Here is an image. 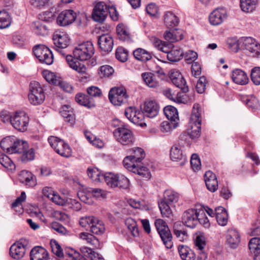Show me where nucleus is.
<instances>
[{"label": "nucleus", "instance_id": "19", "mask_svg": "<svg viewBox=\"0 0 260 260\" xmlns=\"http://www.w3.org/2000/svg\"><path fill=\"white\" fill-rule=\"evenodd\" d=\"M228 245L232 248H236L240 242L241 238L239 232L235 229H229L226 235Z\"/></svg>", "mask_w": 260, "mask_h": 260}, {"label": "nucleus", "instance_id": "16", "mask_svg": "<svg viewBox=\"0 0 260 260\" xmlns=\"http://www.w3.org/2000/svg\"><path fill=\"white\" fill-rule=\"evenodd\" d=\"M159 106L155 101L150 100L146 101L143 108V114L149 118H153L158 113Z\"/></svg>", "mask_w": 260, "mask_h": 260}, {"label": "nucleus", "instance_id": "32", "mask_svg": "<svg viewBox=\"0 0 260 260\" xmlns=\"http://www.w3.org/2000/svg\"><path fill=\"white\" fill-rule=\"evenodd\" d=\"M164 112L169 121L177 122L179 116L177 109L172 106H167L164 109Z\"/></svg>", "mask_w": 260, "mask_h": 260}, {"label": "nucleus", "instance_id": "14", "mask_svg": "<svg viewBox=\"0 0 260 260\" xmlns=\"http://www.w3.org/2000/svg\"><path fill=\"white\" fill-rule=\"evenodd\" d=\"M76 18V13L73 10H66L58 16L56 22L61 26H66L72 23Z\"/></svg>", "mask_w": 260, "mask_h": 260}, {"label": "nucleus", "instance_id": "57", "mask_svg": "<svg viewBox=\"0 0 260 260\" xmlns=\"http://www.w3.org/2000/svg\"><path fill=\"white\" fill-rule=\"evenodd\" d=\"M116 179V182H117V187L123 189H126L128 187L129 185V180L124 175L118 174Z\"/></svg>", "mask_w": 260, "mask_h": 260}, {"label": "nucleus", "instance_id": "24", "mask_svg": "<svg viewBox=\"0 0 260 260\" xmlns=\"http://www.w3.org/2000/svg\"><path fill=\"white\" fill-rule=\"evenodd\" d=\"M30 260H48V253L45 248L36 246L30 251Z\"/></svg>", "mask_w": 260, "mask_h": 260}, {"label": "nucleus", "instance_id": "56", "mask_svg": "<svg viewBox=\"0 0 260 260\" xmlns=\"http://www.w3.org/2000/svg\"><path fill=\"white\" fill-rule=\"evenodd\" d=\"M226 45L229 49L234 52H237L240 48V43L236 38H231L226 40Z\"/></svg>", "mask_w": 260, "mask_h": 260}, {"label": "nucleus", "instance_id": "42", "mask_svg": "<svg viewBox=\"0 0 260 260\" xmlns=\"http://www.w3.org/2000/svg\"><path fill=\"white\" fill-rule=\"evenodd\" d=\"M117 175L118 174H114L111 172L106 173L102 176V181H104L108 186L111 187H117Z\"/></svg>", "mask_w": 260, "mask_h": 260}, {"label": "nucleus", "instance_id": "5", "mask_svg": "<svg viewBox=\"0 0 260 260\" xmlns=\"http://www.w3.org/2000/svg\"><path fill=\"white\" fill-rule=\"evenodd\" d=\"M28 100L33 105H41L45 100V95L40 84L36 81L31 82L29 85Z\"/></svg>", "mask_w": 260, "mask_h": 260}, {"label": "nucleus", "instance_id": "55", "mask_svg": "<svg viewBox=\"0 0 260 260\" xmlns=\"http://www.w3.org/2000/svg\"><path fill=\"white\" fill-rule=\"evenodd\" d=\"M249 249L251 253L260 251V239L253 238L248 243Z\"/></svg>", "mask_w": 260, "mask_h": 260}, {"label": "nucleus", "instance_id": "44", "mask_svg": "<svg viewBox=\"0 0 260 260\" xmlns=\"http://www.w3.org/2000/svg\"><path fill=\"white\" fill-rule=\"evenodd\" d=\"M132 155H129L133 160L136 161V164L140 163L142 159L144 158L145 153L144 150L140 147H135L130 150Z\"/></svg>", "mask_w": 260, "mask_h": 260}, {"label": "nucleus", "instance_id": "20", "mask_svg": "<svg viewBox=\"0 0 260 260\" xmlns=\"http://www.w3.org/2000/svg\"><path fill=\"white\" fill-rule=\"evenodd\" d=\"M98 43L100 49L105 52L111 51L113 47V39L110 35L107 34H104L100 36Z\"/></svg>", "mask_w": 260, "mask_h": 260}, {"label": "nucleus", "instance_id": "2", "mask_svg": "<svg viewBox=\"0 0 260 260\" xmlns=\"http://www.w3.org/2000/svg\"><path fill=\"white\" fill-rule=\"evenodd\" d=\"M0 145L4 151L10 154H21L28 147L26 142L17 139L14 136L4 138L1 141Z\"/></svg>", "mask_w": 260, "mask_h": 260}, {"label": "nucleus", "instance_id": "54", "mask_svg": "<svg viewBox=\"0 0 260 260\" xmlns=\"http://www.w3.org/2000/svg\"><path fill=\"white\" fill-rule=\"evenodd\" d=\"M42 74L45 80L50 84L55 85L59 82L55 74L51 71L45 70L42 72Z\"/></svg>", "mask_w": 260, "mask_h": 260}, {"label": "nucleus", "instance_id": "51", "mask_svg": "<svg viewBox=\"0 0 260 260\" xmlns=\"http://www.w3.org/2000/svg\"><path fill=\"white\" fill-rule=\"evenodd\" d=\"M87 173L88 177L93 181H102V176L104 174H101L97 168H88Z\"/></svg>", "mask_w": 260, "mask_h": 260}, {"label": "nucleus", "instance_id": "10", "mask_svg": "<svg viewBox=\"0 0 260 260\" xmlns=\"http://www.w3.org/2000/svg\"><path fill=\"white\" fill-rule=\"evenodd\" d=\"M128 95L123 87H114L110 89L109 99L114 105L120 106L127 101Z\"/></svg>", "mask_w": 260, "mask_h": 260}, {"label": "nucleus", "instance_id": "27", "mask_svg": "<svg viewBox=\"0 0 260 260\" xmlns=\"http://www.w3.org/2000/svg\"><path fill=\"white\" fill-rule=\"evenodd\" d=\"M135 58L142 62H147L152 58V53L141 48L136 49L133 51Z\"/></svg>", "mask_w": 260, "mask_h": 260}, {"label": "nucleus", "instance_id": "58", "mask_svg": "<svg viewBox=\"0 0 260 260\" xmlns=\"http://www.w3.org/2000/svg\"><path fill=\"white\" fill-rule=\"evenodd\" d=\"M251 79L255 85H260V67H256L252 69Z\"/></svg>", "mask_w": 260, "mask_h": 260}, {"label": "nucleus", "instance_id": "21", "mask_svg": "<svg viewBox=\"0 0 260 260\" xmlns=\"http://www.w3.org/2000/svg\"><path fill=\"white\" fill-rule=\"evenodd\" d=\"M19 181L29 187H34L37 184L35 176L28 171L23 170L18 175Z\"/></svg>", "mask_w": 260, "mask_h": 260}, {"label": "nucleus", "instance_id": "39", "mask_svg": "<svg viewBox=\"0 0 260 260\" xmlns=\"http://www.w3.org/2000/svg\"><path fill=\"white\" fill-rule=\"evenodd\" d=\"M242 101L248 107L252 109H257L260 107L258 100L253 95L243 96Z\"/></svg>", "mask_w": 260, "mask_h": 260}, {"label": "nucleus", "instance_id": "60", "mask_svg": "<svg viewBox=\"0 0 260 260\" xmlns=\"http://www.w3.org/2000/svg\"><path fill=\"white\" fill-rule=\"evenodd\" d=\"M56 205L60 206H65L67 200L62 198L57 193H53L47 196Z\"/></svg>", "mask_w": 260, "mask_h": 260}, {"label": "nucleus", "instance_id": "46", "mask_svg": "<svg viewBox=\"0 0 260 260\" xmlns=\"http://www.w3.org/2000/svg\"><path fill=\"white\" fill-rule=\"evenodd\" d=\"M178 199L179 194L178 193L171 190H167L165 191L164 198L162 200L171 205L177 202Z\"/></svg>", "mask_w": 260, "mask_h": 260}, {"label": "nucleus", "instance_id": "47", "mask_svg": "<svg viewBox=\"0 0 260 260\" xmlns=\"http://www.w3.org/2000/svg\"><path fill=\"white\" fill-rule=\"evenodd\" d=\"M11 23L10 16L6 11H0V28L9 27Z\"/></svg>", "mask_w": 260, "mask_h": 260}, {"label": "nucleus", "instance_id": "22", "mask_svg": "<svg viewBox=\"0 0 260 260\" xmlns=\"http://www.w3.org/2000/svg\"><path fill=\"white\" fill-rule=\"evenodd\" d=\"M204 180L207 189L214 192L218 188V181L216 175L211 171H207L204 175Z\"/></svg>", "mask_w": 260, "mask_h": 260}, {"label": "nucleus", "instance_id": "59", "mask_svg": "<svg viewBox=\"0 0 260 260\" xmlns=\"http://www.w3.org/2000/svg\"><path fill=\"white\" fill-rule=\"evenodd\" d=\"M95 217L93 216H86L82 217L80 219L79 223L80 225L87 230H89L90 225L93 223V220Z\"/></svg>", "mask_w": 260, "mask_h": 260}, {"label": "nucleus", "instance_id": "31", "mask_svg": "<svg viewBox=\"0 0 260 260\" xmlns=\"http://www.w3.org/2000/svg\"><path fill=\"white\" fill-rule=\"evenodd\" d=\"M76 101L80 105L92 108L95 106V103L91 97L82 93H78L76 95Z\"/></svg>", "mask_w": 260, "mask_h": 260}, {"label": "nucleus", "instance_id": "34", "mask_svg": "<svg viewBox=\"0 0 260 260\" xmlns=\"http://www.w3.org/2000/svg\"><path fill=\"white\" fill-rule=\"evenodd\" d=\"M55 152L64 157H69L72 155V149L69 145L63 140L60 141Z\"/></svg>", "mask_w": 260, "mask_h": 260}, {"label": "nucleus", "instance_id": "50", "mask_svg": "<svg viewBox=\"0 0 260 260\" xmlns=\"http://www.w3.org/2000/svg\"><path fill=\"white\" fill-rule=\"evenodd\" d=\"M178 125V122H172L171 121H164L160 125V130L162 133H170L173 129H175Z\"/></svg>", "mask_w": 260, "mask_h": 260}, {"label": "nucleus", "instance_id": "13", "mask_svg": "<svg viewBox=\"0 0 260 260\" xmlns=\"http://www.w3.org/2000/svg\"><path fill=\"white\" fill-rule=\"evenodd\" d=\"M244 49L248 51L251 56L254 57H260V44L255 39L247 37L242 39Z\"/></svg>", "mask_w": 260, "mask_h": 260}, {"label": "nucleus", "instance_id": "12", "mask_svg": "<svg viewBox=\"0 0 260 260\" xmlns=\"http://www.w3.org/2000/svg\"><path fill=\"white\" fill-rule=\"evenodd\" d=\"M124 114L126 118L133 123L141 126L146 125L144 121L143 114L137 111L135 107H128L125 109Z\"/></svg>", "mask_w": 260, "mask_h": 260}, {"label": "nucleus", "instance_id": "41", "mask_svg": "<svg viewBox=\"0 0 260 260\" xmlns=\"http://www.w3.org/2000/svg\"><path fill=\"white\" fill-rule=\"evenodd\" d=\"M256 4V0H240V7L243 11L246 13L252 12Z\"/></svg>", "mask_w": 260, "mask_h": 260}, {"label": "nucleus", "instance_id": "62", "mask_svg": "<svg viewBox=\"0 0 260 260\" xmlns=\"http://www.w3.org/2000/svg\"><path fill=\"white\" fill-rule=\"evenodd\" d=\"M80 238L86 240L88 243L91 245H95L98 243V240L92 235L87 233H81L80 234Z\"/></svg>", "mask_w": 260, "mask_h": 260}, {"label": "nucleus", "instance_id": "53", "mask_svg": "<svg viewBox=\"0 0 260 260\" xmlns=\"http://www.w3.org/2000/svg\"><path fill=\"white\" fill-rule=\"evenodd\" d=\"M48 49L49 48L45 45H37L34 47L33 52L35 56L40 60V59L43 58Z\"/></svg>", "mask_w": 260, "mask_h": 260}, {"label": "nucleus", "instance_id": "17", "mask_svg": "<svg viewBox=\"0 0 260 260\" xmlns=\"http://www.w3.org/2000/svg\"><path fill=\"white\" fill-rule=\"evenodd\" d=\"M170 78L174 85L181 89L184 93L188 90V86L186 85V82L181 74L176 70L171 71Z\"/></svg>", "mask_w": 260, "mask_h": 260}, {"label": "nucleus", "instance_id": "1", "mask_svg": "<svg viewBox=\"0 0 260 260\" xmlns=\"http://www.w3.org/2000/svg\"><path fill=\"white\" fill-rule=\"evenodd\" d=\"M94 54V47L90 41L83 42L77 46L74 51V57L70 55H66V60L70 68L78 73L86 74V68L79 60L84 61L90 59Z\"/></svg>", "mask_w": 260, "mask_h": 260}, {"label": "nucleus", "instance_id": "43", "mask_svg": "<svg viewBox=\"0 0 260 260\" xmlns=\"http://www.w3.org/2000/svg\"><path fill=\"white\" fill-rule=\"evenodd\" d=\"M80 250L82 253L85 256L88 257L90 260H105L102 255L95 252L91 248L82 247Z\"/></svg>", "mask_w": 260, "mask_h": 260}, {"label": "nucleus", "instance_id": "29", "mask_svg": "<svg viewBox=\"0 0 260 260\" xmlns=\"http://www.w3.org/2000/svg\"><path fill=\"white\" fill-rule=\"evenodd\" d=\"M178 252L182 260H195L194 252L187 246H179Z\"/></svg>", "mask_w": 260, "mask_h": 260}, {"label": "nucleus", "instance_id": "37", "mask_svg": "<svg viewBox=\"0 0 260 260\" xmlns=\"http://www.w3.org/2000/svg\"><path fill=\"white\" fill-rule=\"evenodd\" d=\"M105 228L102 221L95 218L93 223L90 225L89 231L93 234L101 235L105 232Z\"/></svg>", "mask_w": 260, "mask_h": 260}, {"label": "nucleus", "instance_id": "23", "mask_svg": "<svg viewBox=\"0 0 260 260\" xmlns=\"http://www.w3.org/2000/svg\"><path fill=\"white\" fill-rule=\"evenodd\" d=\"M206 244L205 238L203 235L200 234L197 236L195 245L199 250L198 260H206L207 259V254L204 250Z\"/></svg>", "mask_w": 260, "mask_h": 260}, {"label": "nucleus", "instance_id": "49", "mask_svg": "<svg viewBox=\"0 0 260 260\" xmlns=\"http://www.w3.org/2000/svg\"><path fill=\"white\" fill-rule=\"evenodd\" d=\"M170 204L161 200L158 203V206L161 214L164 217L169 218L172 214V210L170 207Z\"/></svg>", "mask_w": 260, "mask_h": 260}, {"label": "nucleus", "instance_id": "6", "mask_svg": "<svg viewBox=\"0 0 260 260\" xmlns=\"http://www.w3.org/2000/svg\"><path fill=\"white\" fill-rule=\"evenodd\" d=\"M112 11L116 12V8L114 6L110 7L103 2H100L93 8L92 17L95 21L103 22Z\"/></svg>", "mask_w": 260, "mask_h": 260}, {"label": "nucleus", "instance_id": "40", "mask_svg": "<svg viewBox=\"0 0 260 260\" xmlns=\"http://www.w3.org/2000/svg\"><path fill=\"white\" fill-rule=\"evenodd\" d=\"M116 32L119 40L125 41L129 40L130 34L128 29L123 24H119L116 27Z\"/></svg>", "mask_w": 260, "mask_h": 260}, {"label": "nucleus", "instance_id": "9", "mask_svg": "<svg viewBox=\"0 0 260 260\" xmlns=\"http://www.w3.org/2000/svg\"><path fill=\"white\" fill-rule=\"evenodd\" d=\"M53 40L56 50L62 56L66 57L67 55L63 49L66 48L69 45L70 39L68 35L64 31L57 30L53 34Z\"/></svg>", "mask_w": 260, "mask_h": 260}, {"label": "nucleus", "instance_id": "61", "mask_svg": "<svg viewBox=\"0 0 260 260\" xmlns=\"http://www.w3.org/2000/svg\"><path fill=\"white\" fill-rule=\"evenodd\" d=\"M173 233L178 239L180 241H184L187 238V234L186 231L182 229H178L174 226Z\"/></svg>", "mask_w": 260, "mask_h": 260}, {"label": "nucleus", "instance_id": "26", "mask_svg": "<svg viewBox=\"0 0 260 260\" xmlns=\"http://www.w3.org/2000/svg\"><path fill=\"white\" fill-rule=\"evenodd\" d=\"M217 222L221 226L225 225L228 221V215L225 209L221 206L215 209Z\"/></svg>", "mask_w": 260, "mask_h": 260}, {"label": "nucleus", "instance_id": "30", "mask_svg": "<svg viewBox=\"0 0 260 260\" xmlns=\"http://www.w3.org/2000/svg\"><path fill=\"white\" fill-rule=\"evenodd\" d=\"M143 81L145 84L151 88H155L159 85L156 76L151 73H143L141 75Z\"/></svg>", "mask_w": 260, "mask_h": 260}, {"label": "nucleus", "instance_id": "35", "mask_svg": "<svg viewBox=\"0 0 260 260\" xmlns=\"http://www.w3.org/2000/svg\"><path fill=\"white\" fill-rule=\"evenodd\" d=\"M164 22L168 27L173 28L178 24L179 19L172 12H167L164 15Z\"/></svg>", "mask_w": 260, "mask_h": 260}, {"label": "nucleus", "instance_id": "8", "mask_svg": "<svg viewBox=\"0 0 260 260\" xmlns=\"http://www.w3.org/2000/svg\"><path fill=\"white\" fill-rule=\"evenodd\" d=\"M113 135L116 141L122 145L130 146L134 143V138L132 132L124 126L115 129Z\"/></svg>", "mask_w": 260, "mask_h": 260}, {"label": "nucleus", "instance_id": "64", "mask_svg": "<svg viewBox=\"0 0 260 260\" xmlns=\"http://www.w3.org/2000/svg\"><path fill=\"white\" fill-rule=\"evenodd\" d=\"M36 33L39 35L45 36L47 34V27L40 21L35 23Z\"/></svg>", "mask_w": 260, "mask_h": 260}, {"label": "nucleus", "instance_id": "52", "mask_svg": "<svg viewBox=\"0 0 260 260\" xmlns=\"http://www.w3.org/2000/svg\"><path fill=\"white\" fill-rule=\"evenodd\" d=\"M127 228L134 237L139 235V231L136 221L132 218H128L125 221Z\"/></svg>", "mask_w": 260, "mask_h": 260}, {"label": "nucleus", "instance_id": "18", "mask_svg": "<svg viewBox=\"0 0 260 260\" xmlns=\"http://www.w3.org/2000/svg\"><path fill=\"white\" fill-rule=\"evenodd\" d=\"M226 18V14L223 9H216L210 14L209 20L213 25H218Z\"/></svg>", "mask_w": 260, "mask_h": 260}, {"label": "nucleus", "instance_id": "48", "mask_svg": "<svg viewBox=\"0 0 260 260\" xmlns=\"http://www.w3.org/2000/svg\"><path fill=\"white\" fill-rule=\"evenodd\" d=\"M0 164L8 170L13 171L15 169V165L6 155L0 154Z\"/></svg>", "mask_w": 260, "mask_h": 260}, {"label": "nucleus", "instance_id": "28", "mask_svg": "<svg viewBox=\"0 0 260 260\" xmlns=\"http://www.w3.org/2000/svg\"><path fill=\"white\" fill-rule=\"evenodd\" d=\"M170 157L172 160L178 161L182 160L183 162L186 161V157L183 154L181 147L178 145H174L170 150Z\"/></svg>", "mask_w": 260, "mask_h": 260}, {"label": "nucleus", "instance_id": "36", "mask_svg": "<svg viewBox=\"0 0 260 260\" xmlns=\"http://www.w3.org/2000/svg\"><path fill=\"white\" fill-rule=\"evenodd\" d=\"M133 172L144 179H148L151 177L149 169L147 167L142 166L140 163H137L136 166L133 167Z\"/></svg>", "mask_w": 260, "mask_h": 260}, {"label": "nucleus", "instance_id": "3", "mask_svg": "<svg viewBox=\"0 0 260 260\" xmlns=\"http://www.w3.org/2000/svg\"><path fill=\"white\" fill-rule=\"evenodd\" d=\"M201 109L199 104H194L190 117V128L188 134L192 138L199 137L201 135Z\"/></svg>", "mask_w": 260, "mask_h": 260}, {"label": "nucleus", "instance_id": "4", "mask_svg": "<svg viewBox=\"0 0 260 260\" xmlns=\"http://www.w3.org/2000/svg\"><path fill=\"white\" fill-rule=\"evenodd\" d=\"M155 226L156 230L167 249H170L173 246L172 236L171 231L166 222L161 219L155 220Z\"/></svg>", "mask_w": 260, "mask_h": 260}, {"label": "nucleus", "instance_id": "15", "mask_svg": "<svg viewBox=\"0 0 260 260\" xmlns=\"http://www.w3.org/2000/svg\"><path fill=\"white\" fill-rule=\"evenodd\" d=\"M26 244L21 240L14 243L10 248V255L15 259L22 258L26 251Z\"/></svg>", "mask_w": 260, "mask_h": 260}, {"label": "nucleus", "instance_id": "38", "mask_svg": "<svg viewBox=\"0 0 260 260\" xmlns=\"http://www.w3.org/2000/svg\"><path fill=\"white\" fill-rule=\"evenodd\" d=\"M60 113L67 122L71 124H73L74 122L75 117L70 106L63 105L61 108Z\"/></svg>", "mask_w": 260, "mask_h": 260}, {"label": "nucleus", "instance_id": "33", "mask_svg": "<svg viewBox=\"0 0 260 260\" xmlns=\"http://www.w3.org/2000/svg\"><path fill=\"white\" fill-rule=\"evenodd\" d=\"M183 56V51L181 48L173 47L167 55L168 59L172 62H176L181 59Z\"/></svg>", "mask_w": 260, "mask_h": 260}, {"label": "nucleus", "instance_id": "25", "mask_svg": "<svg viewBox=\"0 0 260 260\" xmlns=\"http://www.w3.org/2000/svg\"><path fill=\"white\" fill-rule=\"evenodd\" d=\"M234 82L237 84L245 85L248 82V78L245 72L240 69L234 70L232 74Z\"/></svg>", "mask_w": 260, "mask_h": 260}, {"label": "nucleus", "instance_id": "63", "mask_svg": "<svg viewBox=\"0 0 260 260\" xmlns=\"http://www.w3.org/2000/svg\"><path fill=\"white\" fill-rule=\"evenodd\" d=\"M65 206L73 209L75 211H79L82 208V205L79 202L72 199H69L67 200Z\"/></svg>", "mask_w": 260, "mask_h": 260}, {"label": "nucleus", "instance_id": "45", "mask_svg": "<svg viewBox=\"0 0 260 260\" xmlns=\"http://www.w3.org/2000/svg\"><path fill=\"white\" fill-rule=\"evenodd\" d=\"M64 257H69L70 260H85V258L78 252L70 247H66L63 250Z\"/></svg>", "mask_w": 260, "mask_h": 260}, {"label": "nucleus", "instance_id": "7", "mask_svg": "<svg viewBox=\"0 0 260 260\" xmlns=\"http://www.w3.org/2000/svg\"><path fill=\"white\" fill-rule=\"evenodd\" d=\"M29 118L24 111H17L13 114L11 117V125L20 132L26 131L29 124Z\"/></svg>", "mask_w": 260, "mask_h": 260}, {"label": "nucleus", "instance_id": "11", "mask_svg": "<svg viewBox=\"0 0 260 260\" xmlns=\"http://www.w3.org/2000/svg\"><path fill=\"white\" fill-rule=\"evenodd\" d=\"M199 209H189L185 211L182 216V222L187 226L194 228L199 222Z\"/></svg>", "mask_w": 260, "mask_h": 260}]
</instances>
